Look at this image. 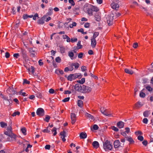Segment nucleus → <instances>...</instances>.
<instances>
[{"instance_id": "nucleus-43", "label": "nucleus", "mask_w": 153, "mask_h": 153, "mask_svg": "<svg viewBox=\"0 0 153 153\" xmlns=\"http://www.w3.org/2000/svg\"><path fill=\"white\" fill-rule=\"evenodd\" d=\"M55 61L59 63L61 62V59L58 56L56 58Z\"/></svg>"}, {"instance_id": "nucleus-33", "label": "nucleus", "mask_w": 153, "mask_h": 153, "mask_svg": "<svg viewBox=\"0 0 153 153\" xmlns=\"http://www.w3.org/2000/svg\"><path fill=\"white\" fill-rule=\"evenodd\" d=\"M78 105L80 107H82L83 105V102L81 100H78Z\"/></svg>"}, {"instance_id": "nucleus-40", "label": "nucleus", "mask_w": 153, "mask_h": 153, "mask_svg": "<svg viewBox=\"0 0 153 153\" xmlns=\"http://www.w3.org/2000/svg\"><path fill=\"white\" fill-rule=\"evenodd\" d=\"M56 128L54 127L52 130H51V131L52 132H54L53 134V135L54 136L56 135L57 134L56 131Z\"/></svg>"}, {"instance_id": "nucleus-64", "label": "nucleus", "mask_w": 153, "mask_h": 153, "mask_svg": "<svg viewBox=\"0 0 153 153\" xmlns=\"http://www.w3.org/2000/svg\"><path fill=\"white\" fill-rule=\"evenodd\" d=\"M23 18L24 19H26L28 18V15L27 14H25L23 15Z\"/></svg>"}, {"instance_id": "nucleus-41", "label": "nucleus", "mask_w": 153, "mask_h": 153, "mask_svg": "<svg viewBox=\"0 0 153 153\" xmlns=\"http://www.w3.org/2000/svg\"><path fill=\"white\" fill-rule=\"evenodd\" d=\"M77 25V24L75 22H73L72 24H71L69 25V27L71 28H72L76 26Z\"/></svg>"}, {"instance_id": "nucleus-63", "label": "nucleus", "mask_w": 153, "mask_h": 153, "mask_svg": "<svg viewBox=\"0 0 153 153\" xmlns=\"http://www.w3.org/2000/svg\"><path fill=\"white\" fill-rule=\"evenodd\" d=\"M77 38H71V42L73 43L74 42H76L77 41Z\"/></svg>"}, {"instance_id": "nucleus-42", "label": "nucleus", "mask_w": 153, "mask_h": 153, "mask_svg": "<svg viewBox=\"0 0 153 153\" xmlns=\"http://www.w3.org/2000/svg\"><path fill=\"white\" fill-rule=\"evenodd\" d=\"M50 119V117L49 116L47 115L46 116L44 120L47 122H48Z\"/></svg>"}, {"instance_id": "nucleus-44", "label": "nucleus", "mask_w": 153, "mask_h": 153, "mask_svg": "<svg viewBox=\"0 0 153 153\" xmlns=\"http://www.w3.org/2000/svg\"><path fill=\"white\" fill-rule=\"evenodd\" d=\"M20 114V113L19 111H15L14 112L12 115V116L13 117H15L16 115H19Z\"/></svg>"}, {"instance_id": "nucleus-60", "label": "nucleus", "mask_w": 153, "mask_h": 153, "mask_svg": "<svg viewBox=\"0 0 153 153\" xmlns=\"http://www.w3.org/2000/svg\"><path fill=\"white\" fill-rule=\"evenodd\" d=\"M55 91L53 89L51 88L49 90V92L50 94H53L54 93Z\"/></svg>"}, {"instance_id": "nucleus-49", "label": "nucleus", "mask_w": 153, "mask_h": 153, "mask_svg": "<svg viewBox=\"0 0 153 153\" xmlns=\"http://www.w3.org/2000/svg\"><path fill=\"white\" fill-rule=\"evenodd\" d=\"M146 88L149 91H151L152 90V88L149 85L147 86Z\"/></svg>"}, {"instance_id": "nucleus-48", "label": "nucleus", "mask_w": 153, "mask_h": 153, "mask_svg": "<svg viewBox=\"0 0 153 153\" xmlns=\"http://www.w3.org/2000/svg\"><path fill=\"white\" fill-rule=\"evenodd\" d=\"M21 131L24 134V135H26V130L25 128H22L21 129Z\"/></svg>"}, {"instance_id": "nucleus-21", "label": "nucleus", "mask_w": 153, "mask_h": 153, "mask_svg": "<svg viewBox=\"0 0 153 153\" xmlns=\"http://www.w3.org/2000/svg\"><path fill=\"white\" fill-rule=\"evenodd\" d=\"M92 145L94 148L97 149L99 147V144L97 141H94L93 142Z\"/></svg>"}, {"instance_id": "nucleus-17", "label": "nucleus", "mask_w": 153, "mask_h": 153, "mask_svg": "<svg viewBox=\"0 0 153 153\" xmlns=\"http://www.w3.org/2000/svg\"><path fill=\"white\" fill-rule=\"evenodd\" d=\"M68 56H69L71 59L72 60H73L74 59H75L76 57V55L75 56H74V53L72 51H70L68 53Z\"/></svg>"}, {"instance_id": "nucleus-39", "label": "nucleus", "mask_w": 153, "mask_h": 153, "mask_svg": "<svg viewBox=\"0 0 153 153\" xmlns=\"http://www.w3.org/2000/svg\"><path fill=\"white\" fill-rule=\"evenodd\" d=\"M85 115L86 117L91 118L92 120H94V117L88 113H86Z\"/></svg>"}, {"instance_id": "nucleus-47", "label": "nucleus", "mask_w": 153, "mask_h": 153, "mask_svg": "<svg viewBox=\"0 0 153 153\" xmlns=\"http://www.w3.org/2000/svg\"><path fill=\"white\" fill-rule=\"evenodd\" d=\"M111 128L114 131H115L117 132L119 131L118 129L117 128L114 126H112Z\"/></svg>"}, {"instance_id": "nucleus-24", "label": "nucleus", "mask_w": 153, "mask_h": 153, "mask_svg": "<svg viewBox=\"0 0 153 153\" xmlns=\"http://www.w3.org/2000/svg\"><path fill=\"white\" fill-rule=\"evenodd\" d=\"M92 9V11H93L97 12L99 10L98 8L96 6H94L90 4Z\"/></svg>"}, {"instance_id": "nucleus-31", "label": "nucleus", "mask_w": 153, "mask_h": 153, "mask_svg": "<svg viewBox=\"0 0 153 153\" xmlns=\"http://www.w3.org/2000/svg\"><path fill=\"white\" fill-rule=\"evenodd\" d=\"M74 90L72 89V90H71L70 91L66 90L64 91V94H69L72 93L74 92Z\"/></svg>"}, {"instance_id": "nucleus-29", "label": "nucleus", "mask_w": 153, "mask_h": 153, "mask_svg": "<svg viewBox=\"0 0 153 153\" xmlns=\"http://www.w3.org/2000/svg\"><path fill=\"white\" fill-rule=\"evenodd\" d=\"M150 114L149 111H144L143 113V115L145 117H147Z\"/></svg>"}, {"instance_id": "nucleus-15", "label": "nucleus", "mask_w": 153, "mask_h": 153, "mask_svg": "<svg viewBox=\"0 0 153 153\" xmlns=\"http://www.w3.org/2000/svg\"><path fill=\"white\" fill-rule=\"evenodd\" d=\"M71 123L72 124H74L76 121V115L75 114L71 113Z\"/></svg>"}, {"instance_id": "nucleus-23", "label": "nucleus", "mask_w": 153, "mask_h": 153, "mask_svg": "<svg viewBox=\"0 0 153 153\" xmlns=\"http://www.w3.org/2000/svg\"><path fill=\"white\" fill-rule=\"evenodd\" d=\"M126 140L128 141L130 143H132L134 142V141L131 137H129L128 136L125 137Z\"/></svg>"}, {"instance_id": "nucleus-28", "label": "nucleus", "mask_w": 153, "mask_h": 153, "mask_svg": "<svg viewBox=\"0 0 153 153\" xmlns=\"http://www.w3.org/2000/svg\"><path fill=\"white\" fill-rule=\"evenodd\" d=\"M0 96L4 100H7L9 101V100L8 99L7 97L3 95L2 94H0Z\"/></svg>"}, {"instance_id": "nucleus-51", "label": "nucleus", "mask_w": 153, "mask_h": 153, "mask_svg": "<svg viewBox=\"0 0 153 153\" xmlns=\"http://www.w3.org/2000/svg\"><path fill=\"white\" fill-rule=\"evenodd\" d=\"M148 120L146 118H144L143 120V122L146 124H147L148 123Z\"/></svg>"}, {"instance_id": "nucleus-10", "label": "nucleus", "mask_w": 153, "mask_h": 153, "mask_svg": "<svg viewBox=\"0 0 153 153\" xmlns=\"http://www.w3.org/2000/svg\"><path fill=\"white\" fill-rule=\"evenodd\" d=\"M81 41H79L78 42V43L77 44L76 46H75L74 47V50L73 51L74 52H76L75 51V50H77L79 49H81L82 48V45H81Z\"/></svg>"}, {"instance_id": "nucleus-36", "label": "nucleus", "mask_w": 153, "mask_h": 153, "mask_svg": "<svg viewBox=\"0 0 153 153\" xmlns=\"http://www.w3.org/2000/svg\"><path fill=\"white\" fill-rule=\"evenodd\" d=\"M67 79L70 81H72L74 80L73 76H72L71 74H70L67 77Z\"/></svg>"}, {"instance_id": "nucleus-9", "label": "nucleus", "mask_w": 153, "mask_h": 153, "mask_svg": "<svg viewBox=\"0 0 153 153\" xmlns=\"http://www.w3.org/2000/svg\"><path fill=\"white\" fill-rule=\"evenodd\" d=\"M36 114L39 116H42L44 115V109L42 108H38L36 111Z\"/></svg>"}, {"instance_id": "nucleus-26", "label": "nucleus", "mask_w": 153, "mask_h": 153, "mask_svg": "<svg viewBox=\"0 0 153 153\" xmlns=\"http://www.w3.org/2000/svg\"><path fill=\"white\" fill-rule=\"evenodd\" d=\"M125 71L126 73L130 74H133V71L132 70L128 68H126L125 69Z\"/></svg>"}, {"instance_id": "nucleus-25", "label": "nucleus", "mask_w": 153, "mask_h": 153, "mask_svg": "<svg viewBox=\"0 0 153 153\" xmlns=\"http://www.w3.org/2000/svg\"><path fill=\"white\" fill-rule=\"evenodd\" d=\"M81 139H84L87 137V134L85 133L82 132L79 135Z\"/></svg>"}, {"instance_id": "nucleus-55", "label": "nucleus", "mask_w": 153, "mask_h": 153, "mask_svg": "<svg viewBox=\"0 0 153 153\" xmlns=\"http://www.w3.org/2000/svg\"><path fill=\"white\" fill-rule=\"evenodd\" d=\"M138 46V43L136 42L134 43L133 44V47L134 48H137Z\"/></svg>"}, {"instance_id": "nucleus-11", "label": "nucleus", "mask_w": 153, "mask_h": 153, "mask_svg": "<svg viewBox=\"0 0 153 153\" xmlns=\"http://www.w3.org/2000/svg\"><path fill=\"white\" fill-rule=\"evenodd\" d=\"M123 146H120V143L119 140H116L114 142V146L115 148H117L120 147H123Z\"/></svg>"}, {"instance_id": "nucleus-13", "label": "nucleus", "mask_w": 153, "mask_h": 153, "mask_svg": "<svg viewBox=\"0 0 153 153\" xmlns=\"http://www.w3.org/2000/svg\"><path fill=\"white\" fill-rule=\"evenodd\" d=\"M117 3H116L115 2L112 3L111 4V6L112 8L115 10H117L119 7V4H118V2H119L118 1H117Z\"/></svg>"}, {"instance_id": "nucleus-52", "label": "nucleus", "mask_w": 153, "mask_h": 153, "mask_svg": "<svg viewBox=\"0 0 153 153\" xmlns=\"http://www.w3.org/2000/svg\"><path fill=\"white\" fill-rule=\"evenodd\" d=\"M20 95H21L23 96H26L27 95V94H26L25 92H22L21 91L19 93Z\"/></svg>"}, {"instance_id": "nucleus-59", "label": "nucleus", "mask_w": 153, "mask_h": 153, "mask_svg": "<svg viewBox=\"0 0 153 153\" xmlns=\"http://www.w3.org/2000/svg\"><path fill=\"white\" fill-rule=\"evenodd\" d=\"M81 70L83 71H85L86 70V67L84 66H82L81 67Z\"/></svg>"}, {"instance_id": "nucleus-18", "label": "nucleus", "mask_w": 153, "mask_h": 153, "mask_svg": "<svg viewBox=\"0 0 153 153\" xmlns=\"http://www.w3.org/2000/svg\"><path fill=\"white\" fill-rule=\"evenodd\" d=\"M117 125L118 127L120 128H121L123 127L124 126V123L121 121H119L117 123Z\"/></svg>"}, {"instance_id": "nucleus-27", "label": "nucleus", "mask_w": 153, "mask_h": 153, "mask_svg": "<svg viewBox=\"0 0 153 153\" xmlns=\"http://www.w3.org/2000/svg\"><path fill=\"white\" fill-rule=\"evenodd\" d=\"M145 90V89H143L142 91L140 92V96L141 97L144 98L145 97L146 94H145L143 93V91H144Z\"/></svg>"}, {"instance_id": "nucleus-3", "label": "nucleus", "mask_w": 153, "mask_h": 153, "mask_svg": "<svg viewBox=\"0 0 153 153\" xmlns=\"http://www.w3.org/2000/svg\"><path fill=\"white\" fill-rule=\"evenodd\" d=\"M82 93H89L92 90L91 87L84 85H82Z\"/></svg>"}, {"instance_id": "nucleus-57", "label": "nucleus", "mask_w": 153, "mask_h": 153, "mask_svg": "<svg viewBox=\"0 0 153 153\" xmlns=\"http://www.w3.org/2000/svg\"><path fill=\"white\" fill-rule=\"evenodd\" d=\"M93 128L94 130H97L98 129V126L97 125L95 124L93 126Z\"/></svg>"}, {"instance_id": "nucleus-38", "label": "nucleus", "mask_w": 153, "mask_h": 153, "mask_svg": "<svg viewBox=\"0 0 153 153\" xmlns=\"http://www.w3.org/2000/svg\"><path fill=\"white\" fill-rule=\"evenodd\" d=\"M99 34V33L98 32H94V33L93 37L92 38H94L95 39V38L98 36Z\"/></svg>"}, {"instance_id": "nucleus-16", "label": "nucleus", "mask_w": 153, "mask_h": 153, "mask_svg": "<svg viewBox=\"0 0 153 153\" xmlns=\"http://www.w3.org/2000/svg\"><path fill=\"white\" fill-rule=\"evenodd\" d=\"M27 70L29 72L30 74H31V73L33 74L35 72V68L34 67L31 66L30 68H26Z\"/></svg>"}, {"instance_id": "nucleus-50", "label": "nucleus", "mask_w": 153, "mask_h": 153, "mask_svg": "<svg viewBox=\"0 0 153 153\" xmlns=\"http://www.w3.org/2000/svg\"><path fill=\"white\" fill-rule=\"evenodd\" d=\"M38 17V15L37 13H36L34 16H33V19L34 20H36L37 18Z\"/></svg>"}, {"instance_id": "nucleus-37", "label": "nucleus", "mask_w": 153, "mask_h": 153, "mask_svg": "<svg viewBox=\"0 0 153 153\" xmlns=\"http://www.w3.org/2000/svg\"><path fill=\"white\" fill-rule=\"evenodd\" d=\"M85 78H82L81 80L78 81L77 82L81 84H83L85 82Z\"/></svg>"}, {"instance_id": "nucleus-12", "label": "nucleus", "mask_w": 153, "mask_h": 153, "mask_svg": "<svg viewBox=\"0 0 153 153\" xmlns=\"http://www.w3.org/2000/svg\"><path fill=\"white\" fill-rule=\"evenodd\" d=\"M29 51L30 53L31 56L32 57H35L37 55V53L35 50L33 48H30Z\"/></svg>"}, {"instance_id": "nucleus-35", "label": "nucleus", "mask_w": 153, "mask_h": 153, "mask_svg": "<svg viewBox=\"0 0 153 153\" xmlns=\"http://www.w3.org/2000/svg\"><path fill=\"white\" fill-rule=\"evenodd\" d=\"M55 73L58 74H63L64 73V72L62 70H57L55 71Z\"/></svg>"}, {"instance_id": "nucleus-8", "label": "nucleus", "mask_w": 153, "mask_h": 153, "mask_svg": "<svg viewBox=\"0 0 153 153\" xmlns=\"http://www.w3.org/2000/svg\"><path fill=\"white\" fill-rule=\"evenodd\" d=\"M86 8V12L90 16H91L93 15V11L90 5H89L86 7H85V9Z\"/></svg>"}, {"instance_id": "nucleus-14", "label": "nucleus", "mask_w": 153, "mask_h": 153, "mask_svg": "<svg viewBox=\"0 0 153 153\" xmlns=\"http://www.w3.org/2000/svg\"><path fill=\"white\" fill-rule=\"evenodd\" d=\"M95 20L98 21H100L101 20V13L99 12H97L95 15Z\"/></svg>"}, {"instance_id": "nucleus-56", "label": "nucleus", "mask_w": 153, "mask_h": 153, "mask_svg": "<svg viewBox=\"0 0 153 153\" xmlns=\"http://www.w3.org/2000/svg\"><path fill=\"white\" fill-rule=\"evenodd\" d=\"M10 56V54L8 52H6L5 53V57L6 58H8Z\"/></svg>"}, {"instance_id": "nucleus-45", "label": "nucleus", "mask_w": 153, "mask_h": 153, "mask_svg": "<svg viewBox=\"0 0 153 153\" xmlns=\"http://www.w3.org/2000/svg\"><path fill=\"white\" fill-rule=\"evenodd\" d=\"M48 126L47 127V128L43 130L42 131L44 133H48L50 132V129H48Z\"/></svg>"}, {"instance_id": "nucleus-22", "label": "nucleus", "mask_w": 153, "mask_h": 153, "mask_svg": "<svg viewBox=\"0 0 153 153\" xmlns=\"http://www.w3.org/2000/svg\"><path fill=\"white\" fill-rule=\"evenodd\" d=\"M72 66L73 67L74 66L75 69L76 70L79 67V65L77 62L73 63H72Z\"/></svg>"}, {"instance_id": "nucleus-5", "label": "nucleus", "mask_w": 153, "mask_h": 153, "mask_svg": "<svg viewBox=\"0 0 153 153\" xmlns=\"http://www.w3.org/2000/svg\"><path fill=\"white\" fill-rule=\"evenodd\" d=\"M72 88V89L74 88L76 91L82 93V85H81L78 84H76L75 86L71 85L70 87V88Z\"/></svg>"}, {"instance_id": "nucleus-32", "label": "nucleus", "mask_w": 153, "mask_h": 153, "mask_svg": "<svg viewBox=\"0 0 153 153\" xmlns=\"http://www.w3.org/2000/svg\"><path fill=\"white\" fill-rule=\"evenodd\" d=\"M71 74L74 80L79 77V75L77 74Z\"/></svg>"}, {"instance_id": "nucleus-62", "label": "nucleus", "mask_w": 153, "mask_h": 153, "mask_svg": "<svg viewBox=\"0 0 153 153\" xmlns=\"http://www.w3.org/2000/svg\"><path fill=\"white\" fill-rule=\"evenodd\" d=\"M13 56L14 57L17 58L20 56L19 54L18 53H15L13 54Z\"/></svg>"}, {"instance_id": "nucleus-4", "label": "nucleus", "mask_w": 153, "mask_h": 153, "mask_svg": "<svg viewBox=\"0 0 153 153\" xmlns=\"http://www.w3.org/2000/svg\"><path fill=\"white\" fill-rule=\"evenodd\" d=\"M13 133L12 128L11 124L9 125L7 128L6 130L4 131V133L5 134L8 136Z\"/></svg>"}, {"instance_id": "nucleus-58", "label": "nucleus", "mask_w": 153, "mask_h": 153, "mask_svg": "<svg viewBox=\"0 0 153 153\" xmlns=\"http://www.w3.org/2000/svg\"><path fill=\"white\" fill-rule=\"evenodd\" d=\"M69 2L72 5L74 6L75 5V3L73 0H69Z\"/></svg>"}, {"instance_id": "nucleus-19", "label": "nucleus", "mask_w": 153, "mask_h": 153, "mask_svg": "<svg viewBox=\"0 0 153 153\" xmlns=\"http://www.w3.org/2000/svg\"><path fill=\"white\" fill-rule=\"evenodd\" d=\"M96 45V41L94 38H92L91 39V45L93 48H95Z\"/></svg>"}, {"instance_id": "nucleus-46", "label": "nucleus", "mask_w": 153, "mask_h": 153, "mask_svg": "<svg viewBox=\"0 0 153 153\" xmlns=\"http://www.w3.org/2000/svg\"><path fill=\"white\" fill-rule=\"evenodd\" d=\"M143 105L140 102H138L137 103L135 104L136 106L138 108L142 106Z\"/></svg>"}, {"instance_id": "nucleus-30", "label": "nucleus", "mask_w": 153, "mask_h": 153, "mask_svg": "<svg viewBox=\"0 0 153 153\" xmlns=\"http://www.w3.org/2000/svg\"><path fill=\"white\" fill-rule=\"evenodd\" d=\"M1 126L2 128H4L5 127L7 126V124L6 123H5L4 122H1L0 123Z\"/></svg>"}, {"instance_id": "nucleus-34", "label": "nucleus", "mask_w": 153, "mask_h": 153, "mask_svg": "<svg viewBox=\"0 0 153 153\" xmlns=\"http://www.w3.org/2000/svg\"><path fill=\"white\" fill-rule=\"evenodd\" d=\"M60 51L62 53H64L65 52V48L64 47H60Z\"/></svg>"}, {"instance_id": "nucleus-1", "label": "nucleus", "mask_w": 153, "mask_h": 153, "mask_svg": "<svg viewBox=\"0 0 153 153\" xmlns=\"http://www.w3.org/2000/svg\"><path fill=\"white\" fill-rule=\"evenodd\" d=\"M103 148L106 152L111 150L113 148V146L111 142L108 140H106L103 143Z\"/></svg>"}, {"instance_id": "nucleus-7", "label": "nucleus", "mask_w": 153, "mask_h": 153, "mask_svg": "<svg viewBox=\"0 0 153 153\" xmlns=\"http://www.w3.org/2000/svg\"><path fill=\"white\" fill-rule=\"evenodd\" d=\"M9 137L8 138V139L9 141H16V138L17 136L15 134L12 133L10 135H8Z\"/></svg>"}, {"instance_id": "nucleus-53", "label": "nucleus", "mask_w": 153, "mask_h": 153, "mask_svg": "<svg viewBox=\"0 0 153 153\" xmlns=\"http://www.w3.org/2000/svg\"><path fill=\"white\" fill-rule=\"evenodd\" d=\"M83 53H79L78 55V57L79 58L81 59L82 58L83 56Z\"/></svg>"}, {"instance_id": "nucleus-2", "label": "nucleus", "mask_w": 153, "mask_h": 153, "mask_svg": "<svg viewBox=\"0 0 153 153\" xmlns=\"http://www.w3.org/2000/svg\"><path fill=\"white\" fill-rule=\"evenodd\" d=\"M101 112L104 115L109 117H112V113L111 111L107 109H104V108L100 109Z\"/></svg>"}, {"instance_id": "nucleus-61", "label": "nucleus", "mask_w": 153, "mask_h": 153, "mask_svg": "<svg viewBox=\"0 0 153 153\" xmlns=\"http://www.w3.org/2000/svg\"><path fill=\"white\" fill-rule=\"evenodd\" d=\"M70 99V97H67L65 98L62 100V101L64 102H65L68 101Z\"/></svg>"}, {"instance_id": "nucleus-6", "label": "nucleus", "mask_w": 153, "mask_h": 153, "mask_svg": "<svg viewBox=\"0 0 153 153\" xmlns=\"http://www.w3.org/2000/svg\"><path fill=\"white\" fill-rule=\"evenodd\" d=\"M114 17V15L113 14H111L108 16L107 18V22L109 25H111L112 24Z\"/></svg>"}, {"instance_id": "nucleus-54", "label": "nucleus", "mask_w": 153, "mask_h": 153, "mask_svg": "<svg viewBox=\"0 0 153 153\" xmlns=\"http://www.w3.org/2000/svg\"><path fill=\"white\" fill-rule=\"evenodd\" d=\"M138 139L140 141H142L143 140V137L142 136H139L137 137Z\"/></svg>"}, {"instance_id": "nucleus-20", "label": "nucleus", "mask_w": 153, "mask_h": 153, "mask_svg": "<svg viewBox=\"0 0 153 153\" xmlns=\"http://www.w3.org/2000/svg\"><path fill=\"white\" fill-rule=\"evenodd\" d=\"M45 17H43L38 21V23L39 24L43 25L44 23V21L45 20Z\"/></svg>"}]
</instances>
